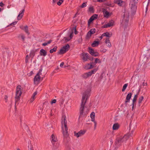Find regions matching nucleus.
I'll list each match as a JSON object with an SVG mask.
<instances>
[{"instance_id":"nucleus-48","label":"nucleus","mask_w":150,"mask_h":150,"mask_svg":"<svg viewBox=\"0 0 150 150\" xmlns=\"http://www.w3.org/2000/svg\"><path fill=\"white\" fill-rule=\"evenodd\" d=\"M123 137H125V139L126 140L129 138V137H130L129 135V134H128L125 135Z\"/></svg>"},{"instance_id":"nucleus-57","label":"nucleus","mask_w":150,"mask_h":150,"mask_svg":"<svg viewBox=\"0 0 150 150\" xmlns=\"http://www.w3.org/2000/svg\"><path fill=\"white\" fill-rule=\"evenodd\" d=\"M149 3H150L149 1H148V2L147 5L146 7V12L148 11V6H149Z\"/></svg>"},{"instance_id":"nucleus-39","label":"nucleus","mask_w":150,"mask_h":150,"mask_svg":"<svg viewBox=\"0 0 150 150\" xmlns=\"http://www.w3.org/2000/svg\"><path fill=\"white\" fill-rule=\"evenodd\" d=\"M91 121L94 122V129H95L97 123L95 121V118H91Z\"/></svg>"},{"instance_id":"nucleus-53","label":"nucleus","mask_w":150,"mask_h":150,"mask_svg":"<svg viewBox=\"0 0 150 150\" xmlns=\"http://www.w3.org/2000/svg\"><path fill=\"white\" fill-rule=\"evenodd\" d=\"M57 102V100L56 99H53L52 100L51 102L50 103L51 104H52L53 103H55Z\"/></svg>"},{"instance_id":"nucleus-37","label":"nucleus","mask_w":150,"mask_h":150,"mask_svg":"<svg viewBox=\"0 0 150 150\" xmlns=\"http://www.w3.org/2000/svg\"><path fill=\"white\" fill-rule=\"evenodd\" d=\"M128 86V83L125 84L123 86L122 89V92L125 91L127 87Z\"/></svg>"},{"instance_id":"nucleus-41","label":"nucleus","mask_w":150,"mask_h":150,"mask_svg":"<svg viewBox=\"0 0 150 150\" xmlns=\"http://www.w3.org/2000/svg\"><path fill=\"white\" fill-rule=\"evenodd\" d=\"M90 32L92 34L95 33L96 29L95 28H92L89 30Z\"/></svg>"},{"instance_id":"nucleus-13","label":"nucleus","mask_w":150,"mask_h":150,"mask_svg":"<svg viewBox=\"0 0 150 150\" xmlns=\"http://www.w3.org/2000/svg\"><path fill=\"white\" fill-rule=\"evenodd\" d=\"M82 55L83 57L82 59L85 61H87L88 58H89V54L88 53H82Z\"/></svg>"},{"instance_id":"nucleus-54","label":"nucleus","mask_w":150,"mask_h":150,"mask_svg":"<svg viewBox=\"0 0 150 150\" xmlns=\"http://www.w3.org/2000/svg\"><path fill=\"white\" fill-rule=\"evenodd\" d=\"M28 55H27L26 56V57H25V62L26 63H27L28 62Z\"/></svg>"},{"instance_id":"nucleus-40","label":"nucleus","mask_w":150,"mask_h":150,"mask_svg":"<svg viewBox=\"0 0 150 150\" xmlns=\"http://www.w3.org/2000/svg\"><path fill=\"white\" fill-rule=\"evenodd\" d=\"M87 2H85L84 3H83L80 6V7L81 8H83L85 7H86V4H87Z\"/></svg>"},{"instance_id":"nucleus-34","label":"nucleus","mask_w":150,"mask_h":150,"mask_svg":"<svg viewBox=\"0 0 150 150\" xmlns=\"http://www.w3.org/2000/svg\"><path fill=\"white\" fill-rule=\"evenodd\" d=\"M66 150H71L70 143L67 144V145H66Z\"/></svg>"},{"instance_id":"nucleus-18","label":"nucleus","mask_w":150,"mask_h":150,"mask_svg":"<svg viewBox=\"0 0 150 150\" xmlns=\"http://www.w3.org/2000/svg\"><path fill=\"white\" fill-rule=\"evenodd\" d=\"M140 89H139V91L134 96V98L133 99V100H132V103L134 104H136V102L137 101V98L138 95L139 94V92L140 91Z\"/></svg>"},{"instance_id":"nucleus-51","label":"nucleus","mask_w":150,"mask_h":150,"mask_svg":"<svg viewBox=\"0 0 150 150\" xmlns=\"http://www.w3.org/2000/svg\"><path fill=\"white\" fill-rule=\"evenodd\" d=\"M121 140V141L122 142V143L123 142H124L125 141H126L127 140H126V139H125V137H120Z\"/></svg>"},{"instance_id":"nucleus-46","label":"nucleus","mask_w":150,"mask_h":150,"mask_svg":"<svg viewBox=\"0 0 150 150\" xmlns=\"http://www.w3.org/2000/svg\"><path fill=\"white\" fill-rule=\"evenodd\" d=\"M133 132L134 130H132L131 132H130L128 134H129V135L130 137H132L133 135Z\"/></svg>"},{"instance_id":"nucleus-30","label":"nucleus","mask_w":150,"mask_h":150,"mask_svg":"<svg viewBox=\"0 0 150 150\" xmlns=\"http://www.w3.org/2000/svg\"><path fill=\"white\" fill-rule=\"evenodd\" d=\"M57 46H55L52 49H51L50 51V53H52L54 52H55L57 51Z\"/></svg>"},{"instance_id":"nucleus-26","label":"nucleus","mask_w":150,"mask_h":150,"mask_svg":"<svg viewBox=\"0 0 150 150\" xmlns=\"http://www.w3.org/2000/svg\"><path fill=\"white\" fill-rule=\"evenodd\" d=\"M144 99V97L143 96H141L140 97L139 99L138 103L139 104V106H140L141 105L140 104L142 103V101Z\"/></svg>"},{"instance_id":"nucleus-32","label":"nucleus","mask_w":150,"mask_h":150,"mask_svg":"<svg viewBox=\"0 0 150 150\" xmlns=\"http://www.w3.org/2000/svg\"><path fill=\"white\" fill-rule=\"evenodd\" d=\"M18 37L19 38H21L22 39V41L23 42L25 40V37L23 34L19 35L18 36Z\"/></svg>"},{"instance_id":"nucleus-9","label":"nucleus","mask_w":150,"mask_h":150,"mask_svg":"<svg viewBox=\"0 0 150 150\" xmlns=\"http://www.w3.org/2000/svg\"><path fill=\"white\" fill-rule=\"evenodd\" d=\"M42 70V68L41 67L39 70L38 72L37 73L36 75L34 78V82L39 81L40 79V75H41V72Z\"/></svg>"},{"instance_id":"nucleus-36","label":"nucleus","mask_w":150,"mask_h":150,"mask_svg":"<svg viewBox=\"0 0 150 150\" xmlns=\"http://www.w3.org/2000/svg\"><path fill=\"white\" fill-rule=\"evenodd\" d=\"M101 62L99 59H98V58H96L95 61V62H94V64L95 65H96V64H97V63H100Z\"/></svg>"},{"instance_id":"nucleus-38","label":"nucleus","mask_w":150,"mask_h":150,"mask_svg":"<svg viewBox=\"0 0 150 150\" xmlns=\"http://www.w3.org/2000/svg\"><path fill=\"white\" fill-rule=\"evenodd\" d=\"M114 21L113 20H111L109 21V22L108 23L109 25H110V27L114 25Z\"/></svg>"},{"instance_id":"nucleus-15","label":"nucleus","mask_w":150,"mask_h":150,"mask_svg":"<svg viewBox=\"0 0 150 150\" xmlns=\"http://www.w3.org/2000/svg\"><path fill=\"white\" fill-rule=\"evenodd\" d=\"M122 142L120 137L117 138L115 142V145L117 147L119 146Z\"/></svg>"},{"instance_id":"nucleus-19","label":"nucleus","mask_w":150,"mask_h":150,"mask_svg":"<svg viewBox=\"0 0 150 150\" xmlns=\"http://www.w3.org/2000/svg\"><path fill=\"white\" fill-rule=\"evenodd\" d=\"M40 54L41 56H45L47 54V52L45 50L42 49L40 51Z\"/></svg>"},{"instance_id":"nucleus-7","label":"nucleus","mask_w":150,"mask_h":150,"mask_svg":"<svg viewBox=\"0 0 150 150\" xmlns=\"http://www.w3.org/2000/svg\"><path fill=\"white\" fill-rule=\"evenodd\" d=\"M62 131H64V127H63V126H64V128L65 129V131H68V129L67 126V121L66 120V117H64L63 118V120H62Z\"/></svg>"},{"instance_id":"nucleus-25","label":"nucleus","mask_w":150,"mask_h":150,"mask_svg":"<svg viewBox=\"0 0 150 150\" xmlns=\"http://www.w3.org/2000/svg\"><path fill=\"white\" fill-rule=\"evenodd\" d=\"M35 51L34 50H32L31 51L29 55V56L32 59L33 58V57L35 55Z\"/></svg>"},{"instance_id":"nucleus-60","label":"nucleus","mask_w":150,"mask_h":150,"mask_svg":"<svg viewBox=\"0 0 150 150\" xmlns=\"http://www.w3.org/2000/svg\"><path fill=\"white\" fill-rule=\"evenodd\" d=\"M132 110H133L134 109V106H136V104H134V103L133 104V103H132Z\"/></svg>"},{"instance_id":"nucleus-23","label":"nucleus","mask_w":150,"mask_h":150,"mask_svg":"<svg viewBox=\"0 0 150 150\" xmlns=\"http://www.w3.org/2000/svg\"><path fill=\"white\" fill-rule=\"evenodd\" d=\"M81 76L82 77L85 79H86L87 78L91 76L90 74L88 72L84 73Z\"/></svg>"},{"instance_id":"nucleus-11","label":"nucleus","mask_w":150,"mask_h":150,"mask_svg":"<svg viewBox=\"0 0 150 150\" xmlns=\"http://www.w3.org/2000/svg\"><path fill=\"white\" fill-rule=\"evenodd\" d=\"M132 95V93L131 92L129 93L127 95L125 101V103L126 105H127V103L130 102V100L131 98Z\"/></svg>"},{"instance_id":"nucleus-59","label":"nucleus","mask_w":150,"mask_h":150,"mask_svg":"<svg viewBox=\"0 0 150 150\" xmlns=\"http://www.w3.org/2000/svg\"><path fill=\"white\" fill-rule=\"evenodd\" d=\"M28 148L29 149H30V150H33L32 146L31 144L30 145V147L29 148V147L28 146Z\"/></svg>"},{"instance_id":"nucleus-14","label":"nucleus","mask_w":150,"mask_h":150,"mask_svg":"<svg viewBox=\"0 0 150 150\" xmlns=\"http://www.w3.org/2000/svg\"><path fill=\"white\" fill-rule=\"evenodd\" d=\"M25 10V9H24L20 12L19 14L18 15L17 17V19L18 20H21L22 18L24 15Z\"/></svg>"},{"instance_id":"nucleus-27","label":"nucleus","mask_w":150,"mask_h":150,"mask_svg":"<svg viewBox=\"0 0 150 150\" xmlns=\"http://www.w3.org/2000/svg\"><path fill=\"white\" fill-rule=\"evenodd\" d=\"M86 132L85 130H81L78 132V134H79L80 137L85 134Z\"/></svg>"},{"instance_id":"nucleus-42","label":"nucleus","mask_w":150,"mask_h":150,"mask_svg":"<svg viewBox=\"0 0 150 150\" xmlns=\"http://www.w3.org/2000/svg\"><path fill=\"white\" fill-rule=\"evenodd\" d=\"M92 34L89 31L88 32L86 35L87 38H89L91 37Z\"/></svg>"},{"instance_id":"nucleus-35","label":"nucleus","mask_w":150,"mask_h":150,"mask_svg":"<svg viewBox=\"0 0 150 150\" xmlns=\"http://www.w3.org/2000/svg\"><path fill=\"white\" fill-rule=\"evenodd\" d=\"M52 140L54 142H56L57 141V139L56 138L55 136L52 134L51 136Z\"/></svg>"},{"instance_id":"nucleus-20","label":"nucleus","mask_w":150,"mask_h":150,"mask_svg":"<svg viewBox=\"0 0 150 150\" xmlns=\"http://www.w3.org/2000/svg\"><path fill=\"white\" fill-rule=\"evenodd\" d=\"M73 32H72L69 35V37L70 38H67L65 37L64 38V39H65V41L66 42H68L73 37Z\"/></svg>"},{"instance_id":"nucleus-29","label":"nucleus","mask_w":150,"mask_h":150,"mask_svg":"<svg viewBox=\"0 0 150 150\" xmlns=\"http://www.w3.org/2000/svg\"><path fill=\"white\" fill-rule=\"evenodd\" d=\"M88 11L91 13H94V9L93 6H90L88 8Z\"/></svg>"},{"instance_id":"nucleus-4","label":"nucleus","mask_w":150,"mask_h":150,"mask_svg":"<svg viewBox=\"0 0 150 150\" xmlns=\"http://www.w3.org/2000/svg\"><path fill=\"white\" fill-rule=\"evenodd\" d=\"M70 46L69 44H67L66 45L63 46L58 52V54H63L69 50Z\"/></svg>"},{"instance_id":"nucleus-12","label":"nucleus","mask_w":150,"mask_h":150,"mask_svg":"<svg viewBox=\"0 0 150 150\" xmlns=\"http://www.w3.org/2000/svg\"><path fill=\"white\" fill-rule=\"evenodd\" d=\"M3 56L4 58L6 57L8 58L9 57V52L5 48L3 49Z\"/></svg>"},{"instance_id":"nucleus-63","label":"nucleus","mask_w":150,"mask_h":150,"mask_svg":"<svg viewBox=\"0 0 150 150\" xmlns=\"http://www.w3.org/2000/svg\"><path fill=\"white\" fill-rule=\"evenodd\" d=\"M52 40H49L48 42H47V44H50L52 42Z\"/></svg>"},{"instance_id":"nucleus-49","label":"nucleus","mask_w":150,"mask_h":150,"mask_svg":"<svg viewBox=\"0 0 150 150\" xmlns=\"http://www.w3.org/2000/svg\"><path fill=\"white\" fill-rule=\"evenodd\" d=\"M82 40V36H81L78 39L77 41L79 43H80L81 42Z\"/></svg>"},{"instance_id":"nucleus-3","label":"nucleus","mask_w":150,"mask_h":150,"mask_svg":"<svg viewBox=\"0 0 150 150\" xmlns=\"http://www.w3.org/2000/svg\"><path fill=\"white\" fill-rule=\"evenodd\" d=\"M63 134L64 136V142L65 144V145L67 144H69L70 141V138L69 137V134L68 133V131H63Z\"/></svg>"},{"instance_id":"nucleus-8","label":"nucleus","mask_w":150,"mask_h":150,"mask_svg":"<svg viewBox=\"0 0 150 150\" xmlns=\"http://www.w3.org/2000/svg\"><path fill=\"white\" fill-rule=\"evenodd\" d=\"M129 12H125L124 14V18L123 20L124 21V24L126 25H127L129 21Z\"/></svg>"},{"instance_id":"nucleus-24","label":"nucleus","mask_w":150,"mask_h":150,"mask_svg":"<svg viewBox=\"0 0 150 150\" xmlns=\"http://www.w3.org/2000/svg\"><path fill=\"white\" fill-rule=\"evenodd\" d=\"M99 44V42L98 41H94L91 44V46L93 47L97 46Z\"/></svg>"},{"instance_id":"nucleus-61","label":"nucleus","mask_w":150,"mask_h":150,"mask_svg":"<svg viewBox=\"0 0 150 150\" xmlns=\"http://www.w3.org/2000/svg\"><path fill=\"white\" fill-rule=\"evenodd\" d=\"M107 44V46L109 47H110L111 46V45L110 42H108V43Z\"/></svg>"},{"instance_id":"nucleus-2","label":"nucleus","mask_w":150,"mask_h":150,"mask_svg":"<svg viewBox=\"0 0 150 150\" xmlns=\"http://www.w3.org/2000/svg\"><path fill=\"white\" fill-rule=\"evenodd\" d=\"M22 89H21V86L19 85L16 88V96L15 97V100L16 104H18V101L20 100L21 96L22 94V92L21 91Z\"/></svg>"},{"instance_id":"nucleus-33","label":"nucleus","mask_w":150,"mask_h":150,"mask_svg":"<svg viewBox=\"0 0 150 150\" xmlns=\"http://www.w3.org/2000/svg\"><path fill=\"white\" fill-rule=\"evenodd\" d=\"M25 32L28 34V35L30 34V33L28 32V26L26 25L24 27V29Z\"/></svg>"},{"instance_id":"nucleus-64","label":"nucleus","mask_w":150,"mask_h":150,"mask_svg":"<svg viewBox=\"0 0 150 150\" xmlns=\"http://www.w3.org/2000/svg\"><path fill=\"white\" fill-rule=\"evenodd\" d=\"M88 59L90 60H91V61H93V57H90V56L89 57V58H88Z\"/></svg>"},{"instance_id":"nucleus-62","label":"nucleus","mask_w":150,"mask_h":150,"mask_svg":"<svg viewBox=\"0 0 150 150\" xmlns=\"http://www.w3.org/2000/svg\"><path fill=\"white\" fill-rule=\"evenodd\" d=\"M4 5V4L2 2H1L0 3V6L3 7Z\"/></svg>"},{"instance_id":"nucleus-43","label":"nucleus","mask_w":150,"mask_h":150,"mask_svg":"<svg viewBox=\"0 0 150 150\" xmlns=\"http://www.w3.org/2000/svg\"><path fill=\"white\" fill-rule=\"evenodd\" d=\"M74 135L77 138L80 137L79 134H78V132H76V131L74 132Z\"/></svg>"},{"instance_id":"nucleus-21","label":"nucleus","mask_w":150,"mask_h":150,"mask_svg":"<svg viewBox=\"0 0 150 150\" xmlns=\"http://www.w3.org/2000/svg\"><path fill=\"white\" fill-rule=\"evenodd\" d=\"M120 127V125L118 123H116L113 125L112 129L113 130H117Z\"/></svg>"},{"instance_id":"nucleus-10","label":"nucleus","mask_w":150,"mask_h":150,"mask_svg":"<svg viewBox=\"0 0 150 150\" xmlns=\"http://www.w3.org/2000/svg\"><path fill=\"white\" fill-rule=\"evenodd\" d=\"M103 12L104 17L106 18H108L111 15V13H109V12L106 11V9L104 8H103Z\"/></svg>"},{"instance_id":"nucleus-47","label":"nucleus","mask_w":150,"mask_h":150,"mask_svg":"<svg viewBox=\"0 0 150 150\" xmlns=\"http://www.w3.org/2000/svg\"><path fill=\"white\" fill-rule=\"evenodd\" d=\"M90 117L91 118H95V113L94 112H92L91 114Z\"/></svg>"},{"instance_id":"nucleus-28","label":"nucleus","mask_w":150,"mask_h":150,"mask_svg":"<svg viewBox=\"0 0 150 150\" xmlns=\"http://www.w3.org/2000/svg\"><path fill=\"white\" fill-rule=\"evenodd\" d=\"M103 35L104 36H106L107 37H110L111 36L112 34H110L108 32H106L103 34Z\"/></svg>"},{"instance_id":"nucleus-17","label":"nucleus","mask_w":150,"mask_h":150,"mask_svg":"<svg viewBox=\"0 0 150 150\" xmlns=\"http://www.w3.org/2000/svg\"><path fill=\"white\" fill-rule=\"evenodd\" d=\"M45 108H46V111H47V110L49 108L50 104L48 103V102L45 101L43 103V109Z\"/></svg>"},{"instance_id":"nucleus-50","label":"nucleus","mask_w":150,"mask_h":150,"mask_svg":"<svg viewBox=\"0 0 150 150\" xmlns=\"http://www.w3.org/2000/svg\"><path fill=\"white\" fill-rule=\"evenodd\" d=\"M91 17L93 18L95 20L97 18L98 15L96 14H94Z\"/></svg>"},{"instance_id":"nucleus-52","label":"nucleus","mask_w":150,"mask_h":150,"mask_svg":"<svg viewBox=\"0 0 150 150\" xmlns=\"http://www.w3.org/2000/svg\"><path fill=\"white\" fill-rule=\"evenodd\" d=\"M93 21L91 18H90L88 21V25H90V24L93 22Z\"/></svg>"},{"instance_id":"nucleus-56","label":"nucleus","mask_w":150,"mask_h":150,"mask_svg":"<svg viewBox=\"0 0 150 150\" xmlns=\"http://www.w3.org/2000/svg\"><path fill=\"white\" fill-rule=\"evenodd\" d=\"M37 94V92H35L33 95H32V97H33V98H35V95H36Z\"/></svg>"},{"instance_id":"nucleus-44","label":"nucleus","mask_w":150,"mask_h":150,"mask_svg":"<svg viewBox=\"0 0 150 150\" xmlns=\"http://www.w3.org/2000/svg\"><path fill=\"white\" fill-rule=\"evenodd\" d=\"M100 51L101 52L103 53H105L107 51V50L105 49L102 48L100 50Z\"/></svg>"},{"instance_id":"nucleus-6","label":"nucleus","mask_w":150,"mask_h":150,"mask_svg":"<svg viewBox=\"0 0 150 150\" xmlns=\"http://www.w3.org/2000/svg\"><path fill=\"white\" fill-rule=\"evenodd\" d=\"M89 53L92 56L94 57H97L99 55V53L97 52H95L93 49L89 47L88 48Z\"/></svg>"},{"instance_id":"nucleus-16","label":"nucleus","mask_w":150,"mask_h":150,"mask_svg":"<svg viewBox=\"0 0 150 150\" xmlns=\"http://www.w3.org/2000/svg\"><path fill=\"white\" fill-rule=\"evenodd\" d=\"M93 63V62H91L90 64H86L84 67V68L86 69H91L94 67V66L92 64Z\"/></svg>"},{"instance_id":"nucleus-5","label":"nucleus","mask_w":150,"mask_h":150,"mask_svg":"<svg viewBox=\"0 0 150 150\" xmlns=\"http://www.w3.org/2000/svg\"><path fill=\"white\" fill-rule=\"evenodd\" d=\"M137 4L134 2H131L130 9L132 15H134L136 13L137 9Z\"/></svg>"},{"instance_id":"nucleus-58","label":"nucleus","mask_w":150,"mask_h":150,"mask_svg":"<svg viewBox=\"0 0 150 150\" xmlns=\"http://www.w3.org/2000/svg\"><path fill=\"white\" fill-rule=\"evenodd\" d=\"M35 99V98H33L31 97V98L30 99V103L33 102Z\"/></svg>"},{"instance_id":"nucleus-22","label":"nucleus","mask_w":150,"mask_h":150,"mask_svg":"<svg viewBox=\"0 0 150 150\" xmlns=\"http://www.w3.org/2000/svg\"><path fill=\"white\" fill-rule=\"evenodd\" d=\"M123 1L122 0H114V3L115 4H117L120 6H121L122 3Z\"/></svg>"},{"instance_id":"nucleus-45","label":"nucleus","mask_w":150,"mask_h":150,"mask_svg":"<svg viewBox=\"0 0 150 150\" xmlns=\"http://www.w3.org/2000/svg\"><path fill=\"white\" fill-rule=\"evenodd\" d=\"M64 0H59L57 3V4L59 6H60L63 2Z\"/></svg>"},{"instance_id":"nucleus-31","label":"nucleus","mask_w":150,"mask_h":150,"mask_svg":"<svg viewBox=\"0 0 150 150\" xmlns=\"http://www.w3.org/2000/svg\"><path fill=\"white\" fill-rule=\"evenodd\" d=\"M97 70V69H94L93 70H92L90 71L88 73L91 76L93 74L95 73Z\"/></svg>"},{"instance_id":"nucleus-55","label":"nucleus","mask_w":150,"mask_h":150,"mask_svg":"<svg viewBox=\"0 0 150 150\" xmlns=\"http://www.w3.org/2000/svg\"><path fill=\"white\" fill-rule=\"evenodd\" d=\"M105 42L106 44H107L108 43V42H110L109 38H108L106 39Z\"/></svg>"},{"instance_id":"nucleus-1","label":"nucleus","mask_w":150,"mask_h":150,"mask_svg":"<svg viewBox=\"0 0 150 150\" xmlns=\"http://www.w3.org/2000/svg\"><path fill=\"white\" fill-rule=\"evenodd\" d=\"M90 91V90H87L83 93L80 108V115L79 119L80 117L86 116L87 114L86 112H84V109L85 108V105L87 100L90 96L89 93Z\"/></svg>"}]
</instances>
